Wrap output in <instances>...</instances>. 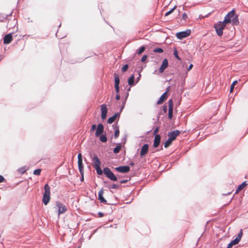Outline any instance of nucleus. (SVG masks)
<instances>
[{
    "mask_svg": "<svg viewBox=\"0 0 248 248\" xmlns=\"http://www.w3.org/2000/svg\"><path fill=\"white\" fill-rule=\"evenodd\" d=\"M104 132V126L103 125V124H99L98 125H97V128H96V132H95V136L98 137H99L100 135H101Z\"/></svg>",
    "mask_w": 248,
    "mask_h": 248,
    "instance_id": "obj_11",
    "label": "nucleus"
},
{
    "mask_svg": "<svg viewBox=\"0 0 248 248\" xmlns=\"http://www.w3.org/2000/svg\"><path fill=\"white\" fill-rule=\"evenodd\" d=\"M120 186L116 184H113L111 186V188L112 189H118Z\"/></svg>",
    "mask_w": 248,
    "mask_h": 248,
    "instance_id": "obj_38",
    "label": "nucleus"
},
{
    "mask_svg": "<svg viewBox=\"0 0 248 248\" xmlns=\"http://www.w3.org/2000/svg\"><path fill=\"white\" fill-rule=\"evenodd\" d=\"M56 205L58 208V215L64 213L67 211L66 206L59 201L56 202Z\"/></svg>",
    "mask_w": 248,
    "mask_h": 248,
    "instance_id": "obj_4",
    "label": "nucleus"
},
{
    "mask_svg": "<svg viewBox=\"0 0 248 248\" xmlns=\"http://www.w3.org/2000/svg\"><path fill=\"white\" fill-rule=\"evenodd\" d=\"M45 192L43 194V202L45 205H47L50 201V188L48 184L44 186Z\"/></svg>",
    "mask_w": 248,
    "mask_h": 248,
    "instance_id": "obj_2",
    "label": "nucleus"
},
{
    "mask_svg": "<svg viewBox=\"0 0 248 248\" xmlns=\"http://www.w3.org/2000/svg\"><path fill=\"white\" fill-rule=\"evenodd\" d=\"M234 16V10H232L225 17L224 19L222 22L226 25L227 23L231 22V18Z\"/></svg>",
    "mask_w": 248,
    "mask_h": 248,
    "instance_id": "obj_7",
    "label": "nucleus"
},
{
    "mask_svg": "<svg viewBox=\"0 0 248 248\" xmlns=\"http://www.w3.org/2000/svg\"><path fill=\"white\" fill-rule=\"evenodd\" d=\"M172 140L168 139L164 143L165 148H168L172 143Z\"/></svg>",
    "mask_w": 248,
    "mask_h": 248,
    "instance_id": "obj_29",
    "label": "nucleus"
},
{
    "mask_svg": "<svg viewBox=\"0 0 248 248\" xmlns=\"http://www.w3.org/2000/svg\"><path fill=\"white\" fill-rule=\"evenodd\" d=\"M168 91V90H167L165 93H164L160 96L159 99L157 102V104L158 105L162 104L166 99Z\"/></svg>",
    "mask_w": 248,
    "mask_h": 248,
    "instance_id": "obj_20",
    "label": "nucleus"
},
{
    "mask_svg": "<svg viewBox=\"0 0 248 248\" xmlns=\"http://www.w3.org/2000/svg\"><path fill=\"white\" fill-rule=\"evenodd\" d=\"M13 37L12 34L9 33L5 35L3 38V43L4 44H9L12 41Z\"/></svg>",
    "mask_w": 248,
    "mask_h": 248,
    "instance_id": "obj_17",
    "label": "nucleus"
},
{
    "mask_svg": "<svg viewBox=\"0 0 248 248\" xmlns=\"http://www.w3.org/2000/svg\"><path fill=\"white\" fill-rule=\"evenodd\" d=\"M96 128V125L95 124H93L91 126L90 131L93 132Z\"/></svg>",
    "mask_w": 248,
    "mask_h": 248,
    "instance_id": "obj_39",
    "label": "nucleus"
},
{
    "mask_svg": "<svg viewBox=\"0 0 248 248\" xmlns=\"http://www.w3.org/2000/svg\"><path fill=\"white\" fill-rule=\"evenodd\" d=\"M120 98V96L119 94H117L116 95V99L117 100H119Z\"/></svg>",
    "mask_w": 248,
    "mask_h": 248,
    "instance_id": "obj_50",
    "label": "nucleus"
},
{
    "mask_svg": "<svg viewBox=\"0 0 248 248\" xmlns=\"http://www.w3.org/2000/svg\"><path fill=\"white\" fill-rule=\"evenodd\" d=\"M114 81H115V85L114 86H117L119 85L120 83V78L118 74L116 73H115L114 74Z\"/></svg>",
    "mask_w": 248,
    "mask_h": 248,
    "instance_id": "obj_24",
    "label": "nucleus"
},
{
    "mask_svg": "<svg viewBox=\"0 0 248 248\" xmlns=\"http://www.w3.org/2000/svg\"><path fill=\"white\" fill-rule=\"evenodd\" d=\"M187 17V15L186 13H184L182 15V18L184 20H186Z\"/></svg>",
    "mask_w": 248,
    "mask_h": 248,
    "instance_id": "obj_41",
    "label": "nucleus"
},
{
    "mask_svg": "<svg viewBox=\"0 0 248 248\" xmlns=\"http://www.w3.org/2000/svg\"><path fill=\"white\" fill-rule=\"evenodd\" d=\"M180 131L178 130H176L169 132L168 136L169 137V139L173 141L176 139V137L180 134Z\"/></svg>",
    "mask_w": 248,
    "mask_h": 248,
    "instance_id": "obj_9",
    "label": "nucleus"
},
{
    "mask_svg": "<svg viewBox=\"0 0 248 248\" xmlns=\"http://www.w3.org/2000/svg\"><path fill=\"white\" fill-rule=\"evenodd\" d=\"M134 76L132 75L128 80V83L129 85L133 86L134 85Z\"/></svg>",
    "mask_w": 248,
    "mask_h": 248,
    "instance_id": "obj_26",
    "label": "nucleus"
},
{
    "mask_svg": "<svg viewBox=\"0 0 248 248\" xmlns=\"http://www.w3.org/2000/svg\"><path fill=\"white\" fill-rule=\"evenodd\" d=\"M98 215L100 217H102L104 216V214L102 212H99Z\"/></svg>",
    "mask_w": 248,
    "mask_h": 248,
    "instance_id": "obj_47",
    "label": "nucleus"
},
{
    "mask_svg": "<svg viewBox=\"0 0 248 248\" xmlns=\"http://www.w3.org/2000/svg\"><path fill=\"white\" fill-rule=\"evenodd\" d=\"M147 55H143V56L142 57L141 59V61L142 62H145V61H146V60L147 59Z\"/></svg>",
    "mask_w": 248,
    "mask_h": 248,
    "instance_id": "obj_40",
    "label": "nucleus"
},
{
    "mask_svg": "<svg viewBox=\"0 0 248 248\" xmlns=\"http://www.w3.org/2000/svg\"><path fill=\"white\" fill-rule=\"evenodd\" d=\"M145 47L144 46H142L137 50V53L139 55H140L141 53H142L144 52V51L145 50Z\"/></svg>",
    "mask_w": 248,
    "mask_h": 248,
    "instance_id": "obj_30",
    "label": "nucleus"
},
{
    "mask_svg": "<svg viewBox=\"0 0 248 248\" xmlns=\"http://www.w3.org/2000/svg\"><path fill=\"white\" fill-rule=\"evenodd\" d=\"M129 164L130 166H133L134 165V163L133 162H131Z\"/></svg>",
    "mask_w": 248,
    "mask_h": 248,
    "instance_id": "obj_51",
    "label": "nucleus"
},
{
    "mask_svg": "<svg viewBox=\"0 0 248 248\" xmlns=\"http://www.w3.org/2000/svg\"><path fill=\"white\" fill-rule=\"evenodd\" d=\"M233 245L232 244V242H231V243H230L228 244V246H227V248H232V246H233Z\"/></svg>",
    "mask_w": 248,
    "mask_h": 248,
    "instance_id": "obj_48",
    "label": "nucleus"
},
{
    "mask_svg": "<svg viewBox=\"0 0 248 248\" xmlns=\"http://www.w3.org/2000/svg\"><path fill=\"white\" fill-rule=\"evenodd\" d=\"M101 118L104 120L106 118L108 111L106 105L103 104L101 106Z\"/></svg>",
    "mask_w": 248,
    "mask_h": 248,
    "instance_id": "obj_12",
    "label": "nucleus"
},
{
    "mask_svg": "<svg viewBox=\"0 0 248 248\" xmlns=\"http://www.w3.org/2000/svg\"><path fill=\"white\" fill-rule=\"evenodd\" d=\"M115 170L119 172L126 173L130 170V168L128 166H123L116 167Z\"/></svg>",
    "mask_w": 248,
    "mask_h": 248,
    "instance_id": "obj_10",
    "label": "nucleus"
},
{
    "mask_svg": "<svg viewBox=\"0 0 248 248\" xmlns=\"http://www.w3.org/2000/svg\"><path fill=\"white\" fill-rule=\"evenodd\" d=\"M130 90V87H129L128 89H127V91H129Z\"/></svg>",
    "mask_w": 248,
    "mask_h": 248,
    "instance_id": "obj_53",
    "label": "nucleus"
},
{
    "mask_svg": "<svg viewBox=\"0 0 248 248\" xmlns=\"http://www.w3.org/2000/svg\"><path fill=\"white\" fill-rule=\"evenodd\" d=\"M242 235L243 232L242 230H241L238 233L237 237L231 242L233 245L237 244L240 242L242 236Z\"/></svg>",
    "mask_w": 248,
    "mask_h": 248,
    "instance_id": "obj_15",
    "label": "nucleus"
},
{
    "mask_svg": "<svg viewBox=\"0 0 248 248\" xmlns=\"http://www.w3.org/2000/svg\"><path fill=\"white\" fill-rule=\"evenodd\" d=\"M175 6L173 8H172L171 10H170L169 11L167 12L166 14H165V16H167L168 15H169L171 13H172L173 12V11L174 10V9H175Z\"/></svg>",
    "mask_w": 248,
    "mask_h": 248,
    "instance_id": "obj_37",
    "label": "nucleus"
},
{
    "mask_svg": "<svg viewBox=\"0 0 248 248\" xmlns=\"http://www.w3.org/2000/svg\"><path fill=\"white\" fill-rule=\"evenodd\" d=\"M149 150V145L147 144H145L141 147L140 155L141 157L146 155Z\"/></svg>",
    "mask_w": 248,
    "mask_h": 248,
    "instance_id": "obj_16",
    "label": "nucleus"
},
{
    "mask_svg": "<svg viewBox=\"0 0 248 248\" xmlns=\"http://www.w3.org/2000/svg\"><path fill=\"white\" fill-rule=\"evenodd\" d=\"M168 106H169V113H168V118L171 119L172 118L173 114V101L172 99H170L168 101Z\"/></svg>",
    "mask_w": 248,
    "mask_h": 248,
    "instance_id": "obj_8",
    "label": "nucleus"
},
{
    "mask_svg": "<svg viewBox=\"0 0 248 248\" xmlns=\"http://www.w3.org/2000/svg\"><path fill=\"white\" fill-rule=\"evenodd\" d=\"M161 137L159 135H155L154 141V147L156 148L158 147L160 144Z\"/></svg>",
    "mask_w": 248,
    "mask_h": 248,
    "instance_id": "obj_18",
    "label": "nucleus"
},
{
    "mask_svg": "<svg viewBox=\"0 0 248 248\" xmlns=\"http://www.w3.org/2000/svg\"><path fill=\"white\" fill-rule=\"evenodd\" d=\"M163 109V111L166 113L167 111V107L166 105L164 106Z\"/></svg>",
    "mask_w": 248,
    "mask_h": 248,
    "instance_id": "obj_46",
    "label": "nucleus"
},
{
    "mask_svg": "<svg viewBox=\"0 0 248 248\" xmlns=\"http://www.w3.org/2000/svg\"><path fill=\"white\" fill-rule=\"evenodd\" d=\"M192 67H193V64H190V65L189 66V67L187 69V70L189 71L190 70H191L192 69Z\"/></svg>",
    "mask_w": 248,
    "mask_h": 248,
    "instance_id": "obj_49",
    "label": "nucleus"
},
{
    "mask_svg": "<svg viewBox=\"0 0 248 248\" xmlns=\"http://www.w3.org/2000/svg\"><path fill=\"white\" fill-rule=\"evenodd\" d=\"M226 26V25L222 21H219L217 23L215 24L214 28L218 36H221L222 35L223 31Z\"/></svg>",
    "mask_w": 248,
    "mask_h": 248,
    "instance_id": "obj_3",
    "label": "nucleus"
},
{
    "mask_svg": "<svg viewBox=\"0 0 248 248\" xmlns=\"http://www.w3.org/2000/svg\"><path fill=\"white\" fill-rule=\"evenodd\" d=\"M128 96V93H127V94H126L125 99L124 102H123V105H122V107L121 108V110H120L121 111L123 110V109L124 108V107L125 103V102H126V100Z\"/></svg>",
    "mask_w": 248,
    "mask_h": 248,
    "instance_id": "obj_36",
    "label": "nucleus"
},
{
    "mask_svg": "<svg viewBox=\"0 0 248 248\" xmlns=\"http://www.w3.org/2000/svg\"><path fill=\"white\" fill-rule=\"evenodd\" d=\"M153 51L155 53H162L163 52V50L161 48H156L154 49Z\"/></svg>",
    "mask_w": 248,
    "mask_h": 248,
    "instance_id": "obj_31",
    "label": "nucleus"
},
{
    "mask_svg": "<svg viewBox=\"0 0 248 248\" xmlns=\"http://www.w3.org/2000/svg\"><path fill=\"white\" fill-rule=\"evenodd\" d=\"M231 19V21L233 24L237 25L239 23L238 16L237 15H234V16Z\"/></svg>",
    "mask_w": 248,
    "mask_h": 248,
    "instance_id": "obj_25",
    "label": "nucleus"
},
{
    "mask_svg": "<svg viewBox=\"0 0 248 248\" xmlns=\"http://www.w3.org/2000/svg\"><path fill=\"white\" fill-rule=\"evenodd\" d=\"M99 137L101 141L106 142L107 141V138L105 135H100Z\"/></svg>",
    "mask_w": 248,
    "mask_h": 248,
    "instance_id": "obj_28",
    "label": "nucleus"
},
{
    "mask_svg": "<svg viewBox=\"0 0 248 248\" xmlns=\"http://www.w3.org/2000/svg\"><path fill=\"white\" fill-rule=\"evenodd\" d=\"M93 161V166L94 168H96L100 167L101 162L99 158L96 156L94 155L92 159Z\"/></svg>",
    "mask_w": 248,
    "mask_h": 248,
    "instance_id": "obj_13",
    "label": "nucleus"
},
{
    "mask_svg": "<svg viewBox=\"0 0 248 248\" xmlns=\"http://www.w3.org/2000/svg\"><path fill=\"white\" fill-rule=\"evenodd\" d=\"M128 181V180H127V179H125V180H121V181H120V183L121 184H125V183H126Z\"/></svg>",
    "mask_w": 248,
    "mask_h": 248,
    "instance_id": "obj_42",
    "label": "nucleus"
},
{
    "mask_svg": "<svg viewBox=\"0 0 248 248\" xmlns=\"http://www.w3.org/2000/svg\"><path fill=\"white\" fill-rule=\"evenodd\" d=\"M247 185L246 182H244L242 183L241 185L238 186V187L237 188L236 190L235 193H237L240 191H241L243 188H244Z\"/></svg>",
    "mask_w": 248,
    "mask_h": 248,
    "instance_id": "obj_23",
    "label": "nucleus"
},
{
    "mask_svg": "<svg viewBox=\"0 0 248 248\" xmlns=\"http://www.w3.org/2000/svg\"><path fill=\"white\" fill-rule=\"evenodd\" d=\"M97 174L101 175L104 173L108 179L113 181H116L118 180L117 177L111 171L110 169L108 167L103 169V171L100 168V167L95 168Z\"/></svg>",
    "mask_w": 248,
    "mask_h": 248,
    "instance_id": "obj_1",
    "label": "nucleus"
},
{
    "mask_svg": "<svg viewBox=\"0 0 248 248\" xmlns=\"http://www.w3.org/2000/svg\"><path fill=\"white\" fill-rule=\"evenodd\" d=\"M113 126L114 127V128L115 129L114 136V138L116 139L119 137L120 134L119 126L117 124H114L113 125Z\"/></svg>",
    "mask_w": 248,
    "mask_h": 248,
    "instance_id": "obj_22",
    "label": "nucleus"
},
{
    "mask_svg": "<svg viewBox=\"0 0 248 248\" xmlns=\"http://www.w3.org/2000/svg\"><path fill=\"white\" fill-rule=\"evenodd\" d=\"M121 149V145L120 143H119L118 145L115 147L113 149V152L115 154H117L119 153L120 150Z\"/></svg>",
    "mask_w": 248,
    "mask_h": 248,
    "instance_id": "obj_27",
    "label": "nucleus"
},
{
    "mask_svg": "<svg viewBox=\"0 0 248 248\" xmlns=\"http://www.w3.org/2000/svg\"><path fill=\"white\" fill-rule=\"evenodd\" d=\"M140 77V75L139 77H138V78H139Z\"/></svg>",
    "mask_w": 248,
    "mask_h": 248,
    "instance_id": "obj_55",
    "label": "nucleus"
},
{
    "mask_svg": "<svg viewBox=\"0 0 248 248\" xmlns=\"http://www.w3.org/2000/svg\"><path fill=\"white\" fill-rule=\"evenodd\" d=\"M83 180V176H82L81 181H82Z\"/></svg>",
    "mask_w": 248,
    "mask_h": 248,
    "instance_id": "obj_54",
    "label": "nucleus"
},
{
    "mask_svg": "<svg viewBox=\"0 0 248 248\" xmlns=\"http://www.w3.org/2000/svg\"><path fill=\"white\" fill-rule=\"evenodd\" d=\"M168 66V62L167 59H165L163 60L162 64L159 69V71L160 73H162Z\"/></svg>",
    "mask_w": 248,
    "mask_h": 248,
    "instance_id": "obj_14",
    "label": "nucleus"
},
{
    "mask_svg": "<svg viewBox=\"0 0 248 248\" xmlns=\"http://www.w3.org/2000/svg\"><path fill=\"white\" fill-rule=\"evenodd\" d=\"M103 189L102 188L98 192V200L100 201L101 202L107 204V201L103 196Z\"/></svg>",
    "mask_w": 248,
    "mask_h": 248,
    "instance_id": "obj_19",
    "label": "nucleus"
},
{
    "mask_svg": "<svg viewBox=\"0 0 248 248\" xmlns=\"http://www.w3.org/2000/svg\"><path fill=\"white\" fill-rule=\"evenodd\" d=\"M237 83V80H235V81H234L232 85H231V88H230V92L232 93V91H233V88H234V86L236 84V83Z\"/></svg>",
    "mask_w": 248,
    "mask_h": 248,
    "instance_id": "obj_32",
    "label": "nucleus"
},
{
    "mask_svg": "<svg viewBox=\"0 0 248 248\" xmlns=\"http://www.w3.org/2000/svg\"><path fill=\"white\" fill-rule=\"evenodd\" d=\"M159 131V128L156 127L154 131V134L155 135H157L156 133L158 132Z\"/></svg>",
    "mask_w": 248,
    "mask_h": 248,
    "instance_id": "obj_44",
    "label": "nucleus"
},
{
    "mask_svg": "<svg viewBox=\"0 0 248 248\" xmlns=\"http://www.w3.org/2000/svg\"><path fill=\"white\" fill-rule=\"evenodd\" d=\"M114 87H115V88L116 92L117 93H118L119 92V85L114 86Z\"/></svg>",
    "mask_w": 248,
    "mask_h": 248,
    "instance_id": "obj_43",
    "label": "nucleus"
},
{
    "mask_svg": "<svg viewBox=\"0 0 248 248\" xmlns=\"http://www.w3.org/2000/svg\"><path fill=\"white\" fill-rule=\"evenodd\" d=\"M173 54L174 55L175 57L176 58V59L177 60H181L180 58L178 55V52H177V50L175 49L174 51Z\"/></svg>",
    "mask_w": 248,
    "mask_h": 248,
    "instance_id": "obj_35",
    "label": "nucleus"
},
{
    "mask_svg": "<svg viewBox=\"0 0 248 248\" xmlns=\"http://www.w3.org/2000/svg\"><path fill=\"white\" fill-rule=\"evenodd\" d=\"M78 167L79 169V172L81 176H83V172H84V167L82 163V155L80 153L78 154Z\"/></svg>",
    "mask_w": 248,
    "mask_h": 248,
    "instance_id": "obj_5",
    "label": "nucleus"
},
{
    "mask_svg": "<svg viewBox=\"0 0 248 248\" xmlns=\"http://www.w3.org/2000/svg\"><path fill=\"white\" fill-rule=\"evenodd\" d=\"M5 181L4 178L2 176L0 175V183L3 182Z\"/></svg>",
    "mask_w": 248,
    "mask_h": 248,
    "instance_id": "obj_45",
    "label": "nucleus"
},
{
    "mask_svg": "<svg viewBox=\"0 0 248 248\" xmlns=\"http://www.w3.org/2000/svg\"><path fill=\"white\" fill-rule=\"evenodd\" d=\"M107 187L108 188H111V186L110 185H108L107 186Z\"/></svg>",
    "mask_w": 248,
    "mask_h": 248,
    "instance_id": "obj_52",
    "label": "nucleus"
},
{
    "mask_svg": "<svg viewBox=\"0 0 248 248\" xmlns=\"http://www.w3.org/2000/svg\"><path fill=\"white\" fill-rule=\"evenodd\" d=\"M120 113L117 112L114 114L112 116L109 118L108 120V123L109 124L113 123L118 117H119Z\"/></svg>",
    "mask_w": 248,
    "mask_h": 248,
    "instance_id": "obj_21",
    "label": "nucleus"
},
{
    "mask_svg": "<svg viewBox=\"0 0 248 248\" xmlns=\"http://www.w3.org/2000/svg\"><path fill=\"white\" fill-rule=\"evenodd\" d=\"M191 33V30H187L186 31H181L176 33V36L179 39H182L188 36Z\"/></svg>",
    "mask_w": 248,
    "mask_h": 248,
    "instance_id": "obj_6",
    "label": "nucleus"
},
{
    "mask_svg": "<svg viewBox=\"0 0 248 248\" xmlns=\"http://www.w3.org/2000/svg\"><path fill=\"white\" fill-rule=\"evenodd\" d=\"M128 68V65L127 64H125V65H124V66H123V67L122 68L121 70H122V72H124L126 71H127Z\"/></svg>",
    "mask_w": 248,
    "mask_h": 248,
    "instance_id": "obj_34",
    "label": "nucleus"
},
{
    "mask_svg": "<svg viewBox=\"0 0 248 248\" xmlns=\"http://www.w3.org/2000/svg\"><path fill=\"white\" fill-rule=\"evenodd\" d=\"M41 169H36L34 170L33 174L36 175H39L41 173Z\"/></svg>",
    "mask_w": 248,
    "mask_h": 248,
    "instance_id": "obj_33",
    "label": "nucleus"
}]
</instances>
